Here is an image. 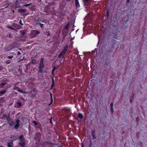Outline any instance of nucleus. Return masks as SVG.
Listing matches in <instances>:
<instances>
[{
    "mask_svg": "<svg viewBox=\"0 0 147 147\" xmlns=\"http://www.w3.org/2000/svg\"><path fill=\"white\" fill-rule=\"evenodd\" d=\"M110 105L111 108H113V103H111Z\"/></svg>",
    "mask_w": 147,
    "mask_h": 147,
    "instance_id": "25",
    "label": "nucleus"
},
{
    "mask_svg": "<svg viewBox=\"0 0 147 147\" xmlns=\"http://www.w3.org/2000/svg\"><path fill=\"white\" fill-rule=\"evenodd\" d=\"M5 87L6 88H9L10 87V86H5Z\"/></svg>",
    "mask_w": 147,
    "mask_h": 147,
    "instance_id": "31",
    "label": "nucleus"
},
{
    "mask_svg": "<svg viewBox=\"0 0 147 147\" xmlns=\"http://www.w3.org/2000/svg\"><path fill=\"white\" fill-rule=\"evenodd\" d=\"M22 21L21 20L20 21V22H19V24H21V25H23V24H22Z\"/></svg>",
    "mask_w": 147,
    "mask_h": 147,
    "instance_id": "27",
    "label": "nucleus"
},
{
    "mask_svg": "<svg viewBox=\"0 0 147 147\" xmlns=\"http://www.w3.org/2000/svg\"><path fill=\"white\" fill-rule=\"evenodd\" d=\"M22 34H25V33H24V32H23V33H22Z\"/></svg>",
    "mask_w": 147,
    "mask_h": 147,
    "instance_id": "40",
    "label": "nucleus"
},
{
    "mask_svg": "<svg viewBox=\"0 0 147 147\" xmlns=\"http://www.w3.org/2000/svg\"><path fill=\"white\" fill-rule=\"evenodd\" d=\"M20 121L18 119L14 120L13 121H10L9 123L11 127H13L15 129L18 128L20 126L19 123Z\"/></svg>",
    "mask_w": 147,
    "mask_h": 147,
    "instance_id": "1",
    "label": "nucleus"
},
{
    "mask_svg": "<svg viewBox=\"0 0 147 147\" xmlns=\"http://www.w3.org/2000/svg\"><path fill=\"white\" fill-rule=\"evenodd\" d=\"M52 83H54V79L52 78Z\"/></svg>",
    "mask_w": 147,
    "mask_h": 147,
    "instance_id": "33",
    "label": "nucleus"
},
{
    "mask_svg": "<svg viewBox=\"0 0 147 147\" xmlns=\"http://www.w3.org/2000/svg\"><path fill=\"white\" fill-rule=\"evenodd\" d=\"M1 119H3L5 120L6 119L7 121H9V122L10 121L11 119L9 117V115H6V114H4L2 117H1Z\"/></svg>",
    "mask_w": 147,
    "mask_h": 147,
    "instance_id": "5",
    "label": "nucleus"
},
{
    "mask_svg": "<svg viewBox=\"0 0 147 147\" xmlns=\"http://www.w3.org/2000/svg\"><path fill=\"white\" fill-rule=\"evenodd\" d=\"M92 134L93 137V139H95L96 138V136L95 134V131L94 130L92 131Z\"/></svg>",
    "mask_w": 147,
    "mask_h": 147,
    "instance_id": "6",
    "label": "nucleus"
},
{
    "mask_svg": "<svg viewBox=\"0 0 147 147\" xmlns=\"http://www.w3.org/2000/svg\"><path fill=\"white\" fill-rule=\"evenodd\" d=\"M37 135L39 136H40V133H38L37 134Z\"/></svg>",
    "mask_w": 147,
    "mask_h": 147,
    "instance_id": "32",
    "label": "nucleus"
},
{
    "mask_svg": "<svg viewBox=\"0 0 147 147\" xmlns=\"http://www.w3.org/2000/svg\"><path fill=\"white\" fill-rule=\"evenodd\" d=\"M50 122H51V121H50Z\"/></svg>",
    "mask_w": 147,
    "mask_h": 147,
    "instance_id": "43",
    "label": "nucleus"
},
{
    "mask_svg": "<svg viewBox=\"0 0 147 147\" xmlns=\"http://www.w3.org/2000/svg\"><path fill=\"white\" fill-rule=\"evenodd\" d=\"M67 46H65L63 49V50L59 55L58 57L59 58L61 57L62 56H63L65 55V53L67 51Z\"/></svg>",
    "mask_w": 147,
    "mask_h": 147,
    "instance_id": "3",
    "label": "nucleus"
},
{
    "mask_svg": "<svg viewBox=\"0 0 147 147\" xmlns=\"http://www.w3.org/2000/svg\"><path fill=\"white\" fill-rule=\"evenodd\" d=\"M36 60L34 59H33L31 61V63L33 64H35L36 63Z\"/></svg>",
    "mask_w": 147,
    "mask_h": 147,
    "instance_id": "18",
    "label": "nucleus"
},
{
    "mask_svg": "<svg viewBox=\"0 0 147 147\" xmlns=\"http://www.w3.org/2000/svg\"><path fill=\"white\" fill-rule=\"evenodd\" d=\"M129 0H127V2L129 3Z\"/></svg>",
    "mask_w": 147,
    "mask_h": 147,
    "instance_id": "37",
    "label": "nucleus"
},
{
    "mask_svg": "<svg viewBox=\"0 0 147 147\" xmlns=\"http://www.w3.org/2000/svg\"><path fill=\"white\" fill-rule=\"evenodd\" d=\"M67 0V1H70V0Z\"/></svg>",
    "mask_w": 147,
    "mask_h": 147,
    "instance_id": "41",
    "label": "nucleus"
},
{
    "mask_svg": "<svg viewBox=\"0 0 147 147\" xmlns=\"http://www.w3.org/2000/svg\"><path fill=\"white\" fill-rule=\"evenodd\" d=\"M5 62L6 64H9L11 63V61L9 60H7L5 61Z\"/></svg>",
    "mask_w": 147,
    "mask_h": 147,
    "instance_id": "16",
    "label": "nucleus"
},
{
    "mask_svg": "<svg viewBox=\"0 0 147 147\" xmlns=\"http://www.w3.org/2000/svg\"><path fill=\"white\" fill-rule=\"evenodd\" d=\"M53 70H52V74H53V73H54V72L55 71V69H56V67H55V66H53Z\"/></svg>",
    "mask_w": 147,
    "mask_h": 147,
    "instance_id": "19",
    "label": "nucleus"
},
{
    "mask_svg": "<svg viewBox=\"0 0 147 147\" xmlns=\"http://www.w3.org/2000/svg\"><path fill=\"white\" fill-rule=\"evenodd\" d=\"M19 139L21 142H19V144L22 147H25V142L23 135L20 136Z\"/></svg>",
    "mask_w": 147,
    "mask_h": 147,
    "instance_id": "2",
    "label": "nucleus"
},
{
    "mask_svg": "<svg viewBox=\"0 0 147 147\" xmlns=\"http://www.w3.org/2000/svg\"><path fill=\"white\" fill-rule=\"evenodd\" d=\"M31 4V3H29V4L25 5H24V6H28L30 5Z\"/></svg>",
    "mask_w": 147,
    "mask_h": 147,
    "instance_id": "24",
    "label": "nucleus"
},
{
    "mask_svg": "<svg viewBox=\"0 0 147 147\" xmlns=\"http://www.w3.org/2000/svg\"><path fill=\"white\" fill-rule=\"evenodd\" d=\"M13 142L10 141L9 142L7 143V146L8 147H13Z\"/></svg>",
    "mask_w": 147,
    "mask_h": 147,
    "instance_id": "9",
    "label": "nucleus"
},
{
    "mask_svg": "<svg viewBox=\"0 0 147 147\" xmlns=\"http://www.w3.org/2000/svg\"><path fill=\"white\" fill-rule=\"evenodd\" d=\"M130 102H131V100H130Z\"/></svg>",
    "mask_w": 147,
    "mask_h": 147,
    "instance_id": "42",
    "label": "nucleus"
},
{
    "mask_svg": "<svg viewBox=\"0 0 147 147\" xmlns=\"http://www.w3.org/2000/svg\"><path fill=\"white\" fill-rule=\"evenodd\" d=\"M6 84V83H0V87L1 88H3V86Z\"/></svg>",
    "mask_w": 147,
    "mask_h": 147,
    "instance_id": "13",
    "label": "nucleus"
},
{
    "mask_svg": "<svg viewBox=\"0 0 147 147\" xmlns=\"http://www.w3.org/2000/svg\"><path fill=\"white\" fill-rule=\"evenodd\" d=\"M89 0H85V1L86 2H88Z\"/></svg>",
    "mask_w": 147,
    "mask_h": 147,
    "instance_id": "36",
    "label": "nucleus"
},
{
    "mask_svg": "<svg viewBox=\"0 0 147 147\" xmlns=\"http://www.w3.org/2000/svg\"><path fill=\"white\" fill-rule=\"evenodd\" d=\"M43 61V59L42 58H41L39 67V71L40 73L42 72V69L44 66Z\"/></svg>",
    "mask_w": 147,
    "mask_h": 147,
    "instance_id": "4",
    "label": "nucleus"
},
{
    "mask_svg": "<svg viewBox=\"0 0 147 147\" xmlns=\"http://www.w3.org/2000/svg\"><path fill=\"white\" fill-rule=\"evenodd\" d=\"M69 27V24H67L65 25V30H68Z\"/></svg>",
    "mask_w": 147,
    "mask_h": 147,
    "instance_id": "15",
    "label": "nucleus"
},
{
    "mask_svg": "<svg viewBox=\"0 0 147 147\" xmlns=\"http://www.w3.org/2000/svg\"><path fill=\"white\" fill-rule=\"evenodd\" d=\"M81 147H84V145L83 143L82 144V145L81 146Z\"/></svg>",
    "mask_w": 147,
    "mask_h": 147,
    "instance_id": "34",
    "label": "nucleus"
},
{
    "mask_svg": "<svg viewBox=\"0 0 147 147\" xmlns=\"http://www.w3.org/2000/svg\"><path fill=\"white\" fill-rule=\"evenodd\" d=\"M19 11L22 12H25L26 11V10L24 9H20Z\"/></svg>",
    "mask_w": 147,
    "mask_h": 147,
    "instance_id": "17",
    "label": "nucleus"
},
{
    "mask_svg": "<svg viewBox=\"0 0 147 147\" xmlns=\"http://www.w3.org/2000/svg\"><path fill=\"white\" fill-rule=\"evenodd\" d=\"M3 67L2 66L0 65V71L3 70Z\"/></svg>",
    "mask_w": 147,
    "mask_h": 147,
    "instance_id": "23",
    "label": "nucleus"
},
{
    "mask_svg": "<svg viewBox=\"0 0 147 147\" xmlns=\"http://www.w3.org/2000/svg\"><path fill=\"white\" fill-rule=\"evenodd\" d=\"M32 122L35 125H37V123L35 121H33Z\"/></svg>",
    "mask_w": 147,
    "mask_h": 147,
    "instance_id": "22",
    "label": "nucleus"
},
{
    "mask_svg": "<svg viewBox=\"0 0 147 147\" xmlns=\"http://www.w3.org/2000/svg\"><path fill=\"white\" fill-rule=\"evenodd\" d=\"M46 142L47 143H48V142Z\"/></svg>",
    "mask_w": 147,
    "mask_h": 147,
    "instance_id": "44",
    "label": "nucleus"
},
{
    "mask_svg": "<svg viewBox=\"0 0 147 147\" xmlns=\"http://www.w3.org/2000/svg\"><path fill=\"white\" fill-rule=\"evenodd\" d=\"M8 28H9V29H13V30L14 29L13 28L11 27V26H8Z\"/></svg>",
    "mask_w": 147,
    "mask_h": 147,
    "instance_id": "28",
    "label": "nucleus"
},
{
    "mask_svg": "<svg viewBox=\"0 0 147 147\" xmlns=\"http://www.w3.org/2000/svg\"><path fill=\"white\" fill-rule=\"evenodd\" d=\"M78 117L80 118H81V119H82L83 118V115L81 113H78Z\"/></svg>",
    "mask_w": 147,
    "mask_h": 147,
    "instance_id": "14",
    "label": "nucleus"
},
{
    "mask_svg": "<svg viewBox=\"0 0 147 147\" xmlns=\"http://www.w3.org/2000/svg\"><path fill=\"white\" fill-rule=\"evenodd\" d=\"M110 109H111V111L112 113L113 112V108H111Z\"/></svg>",
    "mask_w": 147,
    "mask_h": 147,
    "instance_id": "26",
    "label": "nucleus"
},
{
    "mask_svg": "<svg viewBox=\"0 0 147 147\" xmlns=\"http://www.w3.org/2000/svg\"><path fill=\"white\" fill-rule=\"evenodd\" d=\"M14 90H17L18 92H21V93H25V92H23L21 91L20 89V88L18 87H15L14 89Z\"/></svg>",
    "mask_w": 147,
    "mask_h": 147,
    "instance_id": "10",
    "label": "nucleus"
},
{
    "mask_svg": "<svg viewBox=\"0 0 147 147\" xmlns=\"http://www.w3.org/2000/svg\"><path fill=\"white\" fill-rule=\"evenodd\" d=\"M75 2L76 6L77 7H79L80 5L78 0H75Z\"/></svg>",
    "mask_w": 147,
    "mask_h": 147,
    "instance_id": "12",
    "label": "nucleus"
},
{
    "mask_svg": "<svg viewBox=\"0 0 147 147\" xmlns=\"http://www.w3.org/2000/svg\"><path fill=\"white\" fill-rule=\"evenodd\" d=\"M44 25V24H40V26L41 28H42L43 26Z\"/></svg>",
    "mask_w": 147,
    "mask_h": 147,
    "instance_id": "30",
    "label": "nucleus"
},
{
    "mask_svg": "<svg viewBox=\"0 0 147 147\" xmlns=\"http://www.w3.org/2000/svg\"><path fill=\"white\" fill-rule=\"evenodd\" d=\"M13 56H7V58L8 59H11L13 57Z\"/></svg>",
    "mask_w": 147,
    "mask_h": 147,
    "instance_id": "21",
    "label": "nucleus"
},
{
    "mask_svg": "<svg viewBox=\"0 0 147 147\" xmlns=\"http://www.w3.org/2000/svg\"><path fill=\"white\" fill-rule=\"evenodd\" d=\"M22 105L21 103L20 102H17L16 104L15 107L17 108H19Z\"/></svg>",
    "mask_w": 147,
    "mask_h": 147,
    "instance_id": "7",
    "label": "nucleus"
},
{
    "mask_svg": "<svg viewBox=\"0 0 147 147\" xmlns=\"http://www.w3.org/2000/svg\"><path fill=\"white\" fill-rule=\"evenodd\" d=\"M21 54V53L20 52H19V51L18 52V55H20Z\"/></svg>",
    "mask_w": 147,
    "mask_h": 147,
    "instance_id": "29",
    "label": "nucleus"
},
{
    "mask_svg": "<svg viewBox=\"0 0 147 147\" xmlns=\"http://www.w3.org/2000/svg\"><path fill=\"white\" fill-rule=\"evenodd\" d=\"M50 35V33H48V34H47V35L48 36H49Z\"/></svg>",
    "mask_w": 147,
    "mask_h": 147,
    "instance_id": "38",
    "label": "nucleus"
},
{
    "mask_svg": "<svg viewBox=\"0 0 147 147\" xmlns=\"http://www.w3.org/2000/svg\"><path fill=\"white\" fill-rule=\"evenodd\" d=\"M54 85V83H52V84L51 85V87H53Z\"/></svg>",
    "mask_w": 147,
    "mask_h": 147,
    "instance_id": "35",
    "label": "nucleus"
},
{
    "mask_svg": "<svg viewBox=\"0 0 147 147\" xmlns=\"http://www.w3.org/2000/svg\"><path fill=\"white\" fill-rule=\"evenodd\" d=\"M32 33L36 35L40 33V32L39 31H37L36 30H33L32 31Z\"/></svg>",
    "mask_w": 147,
    "mask_h": 147,
    "instance_id": "8",
    "label": "nucleus"
},
{
    "mask_svg": "<svg viewBox=\"0 0 147 147\" xmlns=\"http://www.w3.org/2000/svg\"><path fill=\"white\" fill-rule=\"evenodd\" d=\"M4 97H2L0 99V101L2 102L4 101Z\"/></svg>",
    "mask_w": 147,
    "mask_h": 147,
    "instance_id": "20",
    "label": "nucleus"
},
{
    "mask_svg": "<svg viewBox=\"0 0 147 147\" xmlns=\"http://www.w3.org/2000/svg\"><path fill=\"white\" fill-rule=\"evenodd\" d=\"M6 92V90H3L2 91H0V96H1L5 94Z\"/></svg>",
    "mask_w": 147,
    "mask_h": 147,
    "instance_id": "11",
    "label": "nucleus"
},
{
    "mask_svg": "<svg viewBox=\"0 0 147 147\" xmlns=\"http://www.w3.org/2000/svg\"><path fill=\"white\" fill-rule=\"evenodd\" d=\"M0 147H4V146H0Z\"/></svg>",
    "mask_w": 147,
    "mask_h": 147,
    "instance_id": "39",
    "label": "nucleus"
}]
</instances>
